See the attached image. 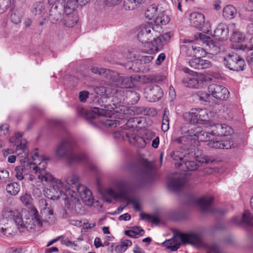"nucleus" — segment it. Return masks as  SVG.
Segmentation results:
<instances>
[{
	"instance_id": "obj_60",
	"label": "nucleus",
	"mask_w": 253,
	"mask_h": 253,
	"mask_svg": "<svg viewBox=\"0 0 253 253\" xmlns=\"http://www.w3.org/2000/svg\"><path fill=\"white\" fill-rule=\"evenodd\" d=\"M171 36L170 33H166L162 35L159 36L160 39L162 41L163 44L169 40Z\"/></svg>"
},
{
	"instance_id": "obj_44",
	"label": "nucleus",
	"mask_w": 253,
	"mask_h": 253,
	"mask_svg": "<svg viewBox=\"0 0 253 253\" xmlns=\"http://www.w3.org/2000/svg\"><path fill=\"white\" fill-rule=\"evenodd\" d=\"M144 230H140V231H135L133 230H126L125 231L126 235L129 236L132 238H136L138 237V236H143L144 234Z\"/></svg>"
},
{
	"instance_id": "obj_50",
	"label": "nucleus",
	"mask_w": 253,
	"mask_h": 253,
	"mask_svg": "<svg viewBox=\"0 0 253 253\" xmlns=\"http://www.w3.org/2000/svg\"><path fill=\"white\" fill-rule=\"evenodd\" d=\"M199 62V70L209 68L211 66V62L209 60L202 59L201 57H200Z\"/></svg>"
},
{
	"instance_id": "obj_3",
	"label": "nucleus",
	"mask_w": 253,
	"mask_h": 253,
	"mask_svg": "<svg viewBox=\"0 0 253 253\" xmlns=\"http://www.w3.org/2000/svg\"><path fill=\"white\" fill-rule=\"evenodd\" d=\"M75 142L68 137L62 139L55 149V155L58 158H66L69 164L78 163L84 162L86 159L84 154H75L74 149Z\"/></svg>"
},
{
	"instance_id": "obj_43",
	"label": "nucleus",
	"mask_w": 253,
	"mask_h": 253,
	"mask_svg": "<svg viewBox=\"0 0 253 253\" xmlns=\"http://www.w3.org/2000/svg\"><path fill=\"white\" fill-rule=\"evenodd\" d=\"M166 109L164 111L161 128L163 131L166 132L169 129V119L167 115Z\"/></svg>"
},
{
	"instance_id": "obj_16",
	"label": "nucleus",
	"mask_w": 253,
	"mask_h": 253,
	"mask_svg": "<svg viewBox=\"0 0 253 253\" xmlns=\"http://www.w3.org/2000/svg\"><path fill=\"white\" fill-rule=\"evenodd\" d=\"M51 7L49 10L48 19L52 23H56L62 19L64 6L59 1L50 3Z\"/></svg>"
},
{
	"instance_id": "obj_31",
	"label": "nucleus",
	"mask_w": 253,
	"mask_h": 253,
	"mask_svg": "<svg viewBox=\"0 0 253 253\" xmlns=\"http://www.w3.org/2000/svg\"><path fill=\"white\" fill-rule=\"evenodd\" d=\"M41 213L43 217L42 218L43 223L47 222L49 224H53L55 222L56 218L51 208L43 209Z\"/></svg>"
},
{
	"instance_id": "obj_10",
	"label": "nucleus",
	"mask_w": 253,
	"mask_h": 253,
	"mask_svg": "<svg viewBox=\"0 0 253 253\" xmlns=\"http://www.w3.org/2000/svg\"><path fill=\"white\" fill-rule=\"evenodd\" d=\"M115 188L117 191L111 188H107L105 191V195L103 196V200L111 203L112 200L106 196H108L114 200H117L125 198L126 196L127 192V185L125 181H120L117 182L115 184Z\"/></svg>"
},
{
	"instance_id": "obj_49",
	"label": "nucleus",
	"mask_w": 253,
	"mask_h": 253,
	"mask_svg": "<svg viewBox=\"0 0 253 253\" xmlns=\"http://www.w3.org/2000/svg\"><path fill=\"white\" fill-rule=\"evenodd\" d=\"M137 5L133 0H125L124 7L126 10L134 9Z\"/></svg>"
},
{
	"instance_id": "obj_41",
	"label": "nucleus",
	"mask_w": 253,
	"mask_h": 253,
	"mask_svg": "<svg viewBox=\"0 0 253 253\" xmlns=\"http://www.w3.org/2000/svg\"><path fill=\"white\" fill-rule=\"evenodd\" d=\"M184 117L187 119L191 123H198L199 121L197 115V110L194 112L186 113L184 115Z\"/></svg>"
},
{
	"instance_id": "obj_2",
	"label": "nucleus",
	"mask_w": 253,
	"mask_h": 253,
	"mask_svg": "<svg viewBox=\"0 0 253 253\" xmlns=\"http://www.w3.org/2000/svg\"><path fill=\"white\" fill-rule=\"evenodd\" d=\"M79 177L74 173H70L64 177V182L60 179L53 180L50 183H53V187L50 189V192L53 194L50 197L51 200H57L62 197L65 199V196H70L71 197H76V191L75 187H77L79 184Z\"/></svg>"
},
{
	"instance_id": "obj_47",
	"label": "nucleus",
	"mask_w": 253,
	"mask_h": 253,
	"mask_svg": "<svg viewBox=\"0 0 253 253\" xmlns=\"http://www.w3.org/2000/svg\"><path fill=\"white\" fill-rule=\"evenodd\" d=\"M141 216L142 219H147L148 221L151 222L152 223H154L155 224H158L160 222L159 219L157 217L155 216L150 215L146 214H141Z\"/></svg>"
},
{
	"instance_id": "obj_22",
	"label": "nucleus",
	"mask_w": 253,
	"mask_h": 253,
	"mask_svg": "<svg viewBox=\"0 0 253 253\" xmlns=\"http://www.w3.org/2000/svg\"><path fill=\"white\" fill-rule=\"evenodd\" d=\"M113 79V85L120 88H130L133 85L132 79L130 77L115 75Z\"/></svg>"
},
{
	"instance_id": "obj_18",
	"label": "nucleus",
	"mask_w": 253,
	"mask_h": 253,
	"mask_svg": "<svg viewBox=\"0 0 253 253\" xmlns=\"http://www.w3.org/2000/svg\"><path fill=\"white\" fill-rule=\"evenodd\" d=\"M144 93L149 101L155 102L162 97L163 91L158 85H149L145 88Z\"/></svg>"
},
{
	"instance_id": "obj_54",
	"label": "nucleus",
	"mask_w": 253,
	"mask_h": 253,
	"mask_svg": "<svg viewBox=\"0 0 253 253\" xmlns=\"http://www.w3.org/2000/svg\"><path fill=\"white\" fill-rule=\"evenodd\" d=\"M194 52L196 53L195 55H193V56H194V57H201V56H203V55H205V51L203 48H201L199 46H197L195 44H194Z\"/></svg>"
},
{
	"instance_id": "obj_61",
	"label": "nucleus",
	"mask_w": 253,
	"mask_h": 253,
	"mask_svg": "<svg viewBox=\"0 0 253 253\" xmlns=\"http://www.w3.org/2000/svg\"><path fill=\"white\" fill-rule=\"evenodd\" d=\"M120 0H100V2L102 4L112 6L117 4Z\"/></svg>"
},
{
	"instance_id": "obj_52",
	"label": "nucleus",
	"mask_w": 253,
	"mask_h": 253,
	"mask_svg": "<svg viewBox=\"0 0 253 253\" xmlns=\"http://www.w3.org/2000/svg\"><path fill=\"white\" fill-rule=\"evenodd\" d=\"M199 60H200L199 57H196L195 58L191 59L189 61V64L190 66L194 69L199 70V63H200Z\"/></svg>"
},
{
	"instance_id": "obj_33",
	"label": "nucleus",
	"mask_w": 253,
	"mask_h": 253,
	"mask_svg": "<svg viewBox=\"0 0 253 253\" xmlns=\"http://www.w3.org/2000/svg\"><path fill=\"white\" fill-rule=\"evenodd\" d=\"M199 39L203 42H207L210 48H213L215 53L219 51V48L215 44V43L213 42L210 37L200 33L198 35V37L197 38V40Z\"/></svg>"
},
{
	"instance_id": "obj_35",
	"label": "nucleus",
	"mask_w": 253,
	"mask_h": 253,
	"mask_svg": "<svg viewBox=\"0 0 253 253\" xmlns=\"http://www.w3.org/2000/svg\"><path fill=\"white\" fill-rule=\"evenodd\" d=\"M65 15L64 17L65 25L67 27H72L75 25V24L77 22V17L72 13H65Z\"/></svg>"
},
{
	"instance_id": "obj_25",
	"label": "nucleus",
	"mask_w": 253,
	"mask_h": 253,
	"mask_svg": "<svg viewBox=\"0 0 253 253\" xmlns=\"http://www.w3.org/2000/svg\"><path fill=\"white\" fill-rule=\"evenodd\" d=\"M64 6V12L72 13L80 4H84V0H59Z\"/></svg>"
},
{
	"instance_id": "obj_55",
	"label": "nucleus",
	"mask_w": 253,
	"mask_h": 253,
	"mask_svg": "<svg viewBox=\"0 0 253 253\" xmlns=\"http://www.w3.org/2000/svg\"><path fill=\"white\" fill-rule=\"evenodd\" d=\"M127 205L132 204L133 208L137 211H140L141 209L139 206V202L137 200L131 198H128L127 200Z\"/></svg>"
},
{
	"instance_id": "obj_13",
	"label": "nucleus",
	"mask_w": 253,
	"mask_h": 253,
	"mask_svg": "<svg viewBox=\"0 0 253 253\" xmlns=\"http://www.w3.org/2000/svg\"><path fill=\"white\" fill-rule=\"evenodd\" d=\"M224 64L229 69L235 71H242L245 66L244 60L237 54H229L224 57Z\"/></svg>"
},
{
	"instance_id": "obj_30",
	"label": "nucleus",
	"mask_w": 253,
	"mask_h": 253,
	"mask_svg": "<svg viewBox=\"0 0 253 253\" xmlns=\"http://www.w3.org/2000/svg\"><path fill=\"white\" fill-rule=\"evenodd\" d=\"M199 124H204L206 127H210V123H212L209 121L208 111L205 109H199L196 110Z\"/></svg>"
},
{
	"instance_id": "obj_14",
	"label": "nucleus",
	"mask_w": 253,
	"mask_h": 253,
	"mask_svg": "<svg viewBox=\"0 0 253 253\" xmlns=\"http://www.w3.org/2000/svg\"><path fill=\"white\" fill-rule=\"evenodd\" d=\"M213 201V198L212 196H205L197 199L195 204L203 213H221L220 210L212 207Z\"/></svg>"
},
{
	"instance_id": "obj_15",
	"label": "nucleus",
	"mask_w": 253,
	"mask_h": 253,
	"mask_svg": "<svg viewBox=\"0 0 253 253\" xmlns=\"http://www.w3.org/2000/svg\"><path fill=\"white\" fill-rule=\"evenodd\" d=\"M185 146L183 151H179L178 150L173 151L171 152L170 156L174 161H179V162L176 163L175 166L179 168L181 166H183V162L186 159V158H193L195 155V149H189L188 147Z\"/></svg>"
},
{
	"instance_id": "obj_9",
	"label": "nucleus",
	"mask_w": 253,
	"mask_h": 253,
	"mask_svg": "<svg viewBox=\"0 0 253 253\" xmlns=\"http://www.w3.org/2000/svg\"><path fill=\"white\" fill-rule=\"evenodd\" d=\"M183 71L185 73H189L191 75L182 80V83L187 87L202 88L205 86V83L210 79L204 75L198 74L187 68H184Z\"/></svg>"
},
{
	"instance_id": "obj_42",
	"label": "nucleus",
	"mask_w": 253,
	"mask_h": 253,
	"mask_svg": "<svg viewBox=\"0 0 253 253\" xmlns=\"http://www.w3.org/2000/svg\"><path fill=\"white\" fill-rule=\"evenodd\" d=\"M160 77L156 75H146L143 77V82L145 84L154 83L160 81Z\"/></svg>"
},
{
	"instance_id": "obj_58",
	"label": "nucleus",
	"mask_w": 253,
	"mask_h": 253,
	"mask_svg": "<svg viewBox=\"0 0 253 253\" xmlns=\"http://www.w3.org/2000/svg\"><path fill=\"white\" fill-rule=\"evenodd\" d=\"M39 207L41 208V212L43 211L44 209H50L51 208L48 207V204L47 201L44 199H41L39 201Z\"/></svg>"
},
{
	"instance_id": "obj_27",
	"label": "nucleus",
	"mask_w": 253,
	"mask_h": 253,
	"mask_svg": "<svg viewBox=\"0 0 253 253\" xmlns=\"http://www.w3.org/2000/svg\"><path fill=\"white\" fill-rule=\"evenodd\" d=\"M189 21L192 26L201 29L205 23V16L201 13L194 12L190 14Z\"/></svg>"
},
{
	"instance_id": "obj_57",
	"label": "nucleus",
	"mask_w": 253,
	"mask_h": 253,
	"mask_svg": "<svg viewBox=\"0 0 253 253\" xmlns=\"http://www.w3.org/2000/svg\"><path fill=\"white\" fill-rule=\"evenodd\" d=\"M9 126L7 124H3L0 126V136H4L8 134Z\"/></svg>"
},
{
	"instance_id": "obj_45",
	"label": "nucleus",
	"mask_w": 253,
	"mask_h": 253,
	"mask_svg": "<svg viewBox=\"0 0 253 253\" xmlns=\"http://www.w3.org/2000/svg\"><path fill=\"white\" fill-rule=\"evenodd\" d=\"M21 201L25 205H29L32 204L33 199L30 194L25 193L20 198Z\"/></svg>"
},
{
	"instance_id": "obj_56",
	"label": "nucleus",
	"mask_w": 253,
	"mask_h": 253,
	"mask_svg": "<svg viewBox=\"0 0 253 253\" xmlns=\"http://www.w3.org/2000/svg\"><path fill=\"white\" fill-rule=\"evenodd\" d=\"M243 6L246 11H253V0H245L243 4Z\"/></svg>"
},
{
	"instance_id": "obj_39",
	"label": "nucleus",
	"mask_w": 253,
	"mask_h": 253,
	"mask_svg": "<svg viewBox=\"0 0 253 253\" xmlns=\"http://www.w3.org/2000/svg\"><path fill=\"white\" fill-rule=\"evenodd\" d=\"M231 41L234 42H241L245 40L244 35L240 31H235L232 34Z\"/></svg>"
},
{
	"instance_id": "obj_40",
	"label": "nucleus",
	"mask_w": 253,
	"mask_h": 253,
	"mask_svg": "<svg viewBox=\"0 0 253 253\" xmlns=\"http://www.w3.org/2000/svg\"><path fill=\"white\" fill-rule=\"evenodd\" d=\"M44 4L42 1H37L33 5L32 11L35 14H40L44 9Z\"/></svg>"
},
{
	"instance_id": "obj_23",
	"label": "nucleus",
	"mask_w": 253,
	"mask_h": 253,
	"mask_svg": "<svg viewBox=\"0 0 253 253\" xmlns=\"http://www.w3.org/2000/svg\"><path fill=\"white\" fill-rule=\"evenodd\" d=\"M185 176L183 174H175L169 180L168 186L173 190H178L186 182Z\"/></svg>"
},
{
	"instance_id": "obj_28",
	"label": "nucleus",
	"mask_w": 253,
	"mask_h": 253,
	"mask_svg": "<svg viewBox=\"0 0 253 253\" xmlns=\"http://www.w3.org/2000/svg\"><path fill=\"white\" fill-rule=\"evenodd\" d=\"M141 122V119L140 118L134 117V118H129L127 120V123H126V126H124V128H126L127 127L134 128V127L137 126V125L140 124ZM133 129H134L133 128L132 129H130V130H128V131H116L114 133V137H120L121 136L122 137H124L125 135H126V134L125 133V132H129L131 133L132 132V130Z\"/></svg>"
},
{
	"instance_id": "obj_38",
	"label": "nucleus",
	"mask_w": 253,
	"mask_h": 253,
	"mask_svg": "<svg viewBox=\"0 0 253 253\" xmlns=\"http://www.w3.org/2000/svg\"><path fill=\"white\" fill-rule=\"evenodd\" d=\"M92 112L94 113L95 115L96 114L98 116H102L106 117H111V115L114 114L112 111L99 108H94L92 110Z\"/></svg>"
},
{
	"instance_id": "obj_26",
	"label": "nucleus",
	"mask_w": 253,
	"mask_h": 253,
	"mask_svg": "<svg viewBox=\"0 0 253 253\" xmlns=\"http://www.w3.org/2000/svg\"><path fill=\"white\" fill-rule=\"evenodd\" d=\"M76 191L79 194L82 200L84 203H91L93 200L92 193L90 190L83 185H79L77 187H75Z\"/></svg>"
},
{
	"instance_id": "obj_1",
	"label": "nucleus",
	"mask_w": 253,
	"mask_h": 253,
	"mask_svg": "<svg viewBox=\"0 0 253 253\" xmlns=\"http://www.w3.org/2000/svg\"><path fill=\"white\" fill-rule=\"evenodd\" d=\"M16 152L20 159V163L24 165L15 168V176L17 179L21 180L25 177L38 186H40L42 183L46 184L53 181V176L45 169L47 160L40 158L36 151L33 152L32 156L33 161L30 162L25 140L17 145Z\"/></svg>"
},
{
	"instance_id": "obj_4",
	"label": "nucleus",
	"mask_w": 253,
	"mask_h": 253,
	"mask_svg": "<svg viewBox=\"0 0 253 253\" xmlns=\"http://www.w3.org/2000/svg\"><path fill=\"white\" fill-rule=\"evenodd\" d=\"M14 220L17 229L20 232L27 230L32 232L36 229H39L42 226L43 220L39 211L35 207H32L29 211V216L23 221L21 215L17 213L14 215Z\"/></svg>"
},
{
	"instance_id": "obj_64",
	"label": "nucleus",
	"mask_w": 253,
	"mask_h": 253,
	"mask_svg": "<svg viewBox=\"0 0 253 253\" xmlns=\"http://www.w3.org/2000/svg\"><path fill=\"white\" fill-rule=\"evenodd\" d=\"M9 177V172L7 170L2 169L0 170V180H4Z\"/></svg>"
},
{
	"instance_id": "obj_36",
	"label": "nucleus",
	"mask_w": 253,
	"mask_h": 253,
	"mask_svg": "<svg viewBox=\"0 0 253 253\" xmlns=\"http://www.w3.org/2000/svg\"><path fill=\"white\" fill-rule=\"evenodd\" d=\"M20 186L16 182L11 183L7 185L6 190L8 193L15 196L20 191Z\"/></svg>"
},
{
	"instance_id": "obj_32",
	"label": "nucleus",
	"mask_w": 253,
	"mask_h": 253,
	"mask_svg": "<svg viewBox=\"0 0 253 253\" xmlns=\"http://www.w3.org/2000/svg\"><path fill=\"white\" fill-rule=\"evenodd\" d=\"M237 15L236 8L232 5H227L223 9L222 15L226 19H232Z\"/></svg>"
},
{
	"instance_id": "obj_20",
	"label": "nucleus",
	"mask_w": 253,
	"mask_h": 253,
	"mask_svg": "<svg viewBox=\"0 0 253 253\" xmlns=\"http://www.w3.org/2000/svg\"><path fill=\"white\" fill-rule=\"evenodd\" d=\"M196 161L199 162L201 163H208L209 160H208L207 157L204 156L203 158H200L198 155H195L193 158H186L183 162V166H184L188 170H195L199 167L198 164Z\"/></svg>"
},
{
	"instance_id": "obj_17",
	"label": "nucleus",
	"mask_w": 253,
	"mask_h": 253,
	"mask_svg": "<svg viewBox=\"0 0 253 253\" xmlns=\"http://www.w3.org/2000/svg\"><path fill=\"white\" fill-rule=\"evenodd\" d=\"M208 91L212 97L217 99L225 100L229 97L227 88L221 85L211 84L208 86Z\"/></svg>"
},
{
	"instance_id": "obj_12",
	"label": "nucleus",
	"mask_w": 253,
	"mask_h": 253,
	"mask_svg": "<svg viewBox=\"0 0 253 253\" xmlns=\"http://www.w3.org/2000/svg\"><path fill=\"white\" fill-rule=\"evenodd\" d=\"M157 7L154 5L149 6L145 12L146 17L151 20L156 25H166L169 21V16L164 12L160 13L157 16Z\"/></svg>"
},
{
	"instance_id": "obj_62",
	"label": "nucleus",
	"mask_w": 253,
	"mask_h": 253,
	"mask_svg": "<svg viewBox=\"0 0 253 253\" xmlns=\"http://www.w3.org/2000/svg\"><path fill=\"white\" fill-rule=\"evenodd\" d=\"M89 93L86 91H83L80 92L79 98L81 102H84L88 98Z\"/></svg>"
},
{
	"instance_id": "obj_24",
	"label": "nucleus",
	"mask_w": 253,
	"mask_h": 253,
	"mask_svg": "<svg viewBox=\"0 0 253 253\" xmlns=\"http://www.w3.org/2000/svg\"><path fill=\"white\" fill-rule=\"evenodd\" d=\"M228 33L229 29L227 26L224 23H220L214 31L213 36L218 41H224L227 40Z\"/></svg>"
},
{
	"instance_id": "obj_8",
	"label": "nucleus",
	"mask_w": 253,
	"mask_h": 253,
	"mask_svg": "<svg viewBox=\"0 0 253 253\" xmlns=\"http://www.w3.org/2000/svg\"><path fill=\"white\" fill-rule=\"evenodd\" d=\"M153 28L150 25L145 26L142 27L138 34L139 40L143 43H147L151 52H158L162 48L163 43L159 37H154L152 39V36L155 34Z\"/></svg>"
},
{
	"instance_id": "obj_48",
	"label": "nucleus",
	"mask_w": 253,
	"mask_h": 253,
	"mask_svg": "<svg viewBox=\"0 0 253 253\" xmlns=\"http://www.w3.org/2000/svg\"><path fill=\"white\" fill-rule=\"evenodd\" d=\"M243 220L247 224L253 225V216L251 215L248 211H246L244 212Z\"/></svg>"
},
{
	"instance_id": "obj_46",
	"label": "nucleus",
	"mask_w": 253,
	"mask_h": 253,
	"mask_svg": "<svg viewBox=\"0 0 253 253\" xmlns=\"http://www.w3.org/2000/svg\"><path fill=\"white\" fill-rule=\"evenodd\" d=\"M104 126L107 127H116L120 125V122L118 120L106 119L101 121Z\"/></svg>"
},
{
	"instance_id": "obj_63",
	"label": "nucleus",
	"mask_w": 253,
	"mask_h": 253,
	"mask_svg": "<svg viewBox=\"0 0 253 253\" xmlns=\"http://www.w3.org/2000/svg\"><path fill=\"white\" fill-rule=\"evenodd\" d=\"M231 221L232 223L236 224H241L242 223H246L243 220V215L242 216V218H241L239 216H234L231 219Z\"/></svg>"
},
{
	"instance_id": "obj_6",
	"label": "nucleus",
	"mask_w": 253,
	"mask_h": 253,
	"mask_svg": "<svg viewBox=\"0 0 253 253\" xmlns=\"http://www.w3.org/2000/svg\"><path fill=\"white\" fill-rule=\"evenodd\" d=\"M201 241V235L200 233H179L173 238L164 241L162 245L172 251H176L179 248L181 244H197Z\"/></svg>"
},
{
	"instance_id": "obj_53",
	"label": "nucleus",
	"mask_w": 253,
	"mask_h": 253,
	"mask_svg": "<svg viewBox=\"0 0 253 253\" xmlns=\"http://www.w3.org/2000/svg\"><path fill=\"white\" fill-rule=\"evenodd\" d=\"M91 72L98 75H107L108 72L106 69L98 68L97 67H93L91 68Z\"/></svg>"
},
{
	"instance_id": "obj_21",
	"label": "nucleus",
	"mask_w": 253,
	"mask_h": 253,
	"mask_svg": "<svg viewBox=\"0 0 253 253\" xmlns=\"http://www.w3.org/2000/svg\"><path fill=\"white\" fill-rule=\"evenodd\" d=\"M208 145L213 148L228 149L236 147L237 144L233 142L231 137L220 140H211Z\"/></svg>"
},
{
	"instance_id": "obj_5",
	"label": "nucleus",
	"mask_w": 253,
	"mask_h": 253,
	"mask_svg": "<svg viewBox=\"0 0 253 253\" xmlns=\"http://www.w3.org/2000/svg\"><path fill=\"white\" fill-rule=\"evenodd\" d=\"M211 132L203 131L201 127L194 126L183 133V135L176 138L174 141L179 145L186 146H197L200 141H209Z\"/></svg>"
},
{
	"instance_id": "obj_37",
	"label": "nucleus",
	"mask_w": 253,
	"mask_h": 253,
	"mask_svg": "<svg viewBox=\"0 0 253 253\" xmlns=\"http://www.w3.org/2000/svg\"><path fill=\"white\" fill-rule=\"evenodd\" d=\"M15 233L14 228L12 226L0 227V236L11 237Z\"/></svg>"
},
{
	"instance_id": "obj_34",
	"label": "nucleus",
	"mask_w": 253,
	"mask_h": 253,
	"mask_svg": "<svg viewBox=\"0 0 253 253\" xmlns=\"http://www.w3.org/2000/svg\"><path fill=\"white\" fill-rule=\"evenodd\" d=\"M185 44H182L181 46V48L183 51H184L188 56H193V55H195L194 52V44L191 41L188 42H184Z\"/></svg>"
},
{
	"instance_id": "obj_51",
	"label": "nucleus",
	"mask_w": 253,
	"mask_h": 253,
	"mask_svg": "<svg viewBox=\"0 0 253 253\" xmlns=\"http://www.w3.org/2000/svg\"><path fill=\"white\" fill-rule=\"evenodd\" d=\"M132 242L131 241L128 240H123L120 246H117L118 249L120 248L121 251H125L127 247L131 246Z\"/></svg>"
},
{
	"instance_id": "obj_29",
	"label": "nucleus",
	"mask_w": 253,
	"mask_h": 253,
	"mask_svg": "<svg viewBox=\"0 0 253 253\" xmlns=\"http://www.w3.org/2000/svg\"><path fill=\"white\" fill-rule=\"evenodd\" d=\"M95 92L100 95H115L116 97L122 94V90L119 89L107 88L103 86H97L94 88Z\"/></svg>"
},
{
	"instance_id": "obj_7",
	"label": "nucleus",
	"mask_w": 253,
	"mask_h": 253,
	"mask_svg": "<svg viewBox=\"0 0 253 253\" xmlns=\"http://www.w3.org/2000/svg\"><path fill=\"white\" fill-rule=\"evenodd\" d=\"M153 28L150 25L145 26L142 27L138 34L139 40L143 43H147L151 52H158L162 48L163 43L159 37H154L152 39V36L155 34Z\"/></svg>"
},
{
	"instance_id": "obj_11",
	"label": "nucleus",
	"mask_w": 253,
	"mask_h": 253,
	"mask_svg": "<svg viewBox=\"0 0 253 253\" xmlns=\"http://www.w3.org/2000/svg\"><path fill=\"white\" fill-rule=\"evenodd\" d=\"M131 133L125 132V133L129 143L139 148L145 147L146 145L156 136L155 132L147 131L145 133V138H144L136 135L137 131L136 129H133Z\"/></svg>"
},
{
	"instance_id": "obj_19",
	"label": "nucleus",
	"mask_w": 253,
	"mask_h": 253,
	"mask_svg": "<svg viewBox=\"0 0 253 253\" xmlns=\"http://www.w3.org/2000/svg\"><path fill=\"white\" fill-rule=\"evenodd\" d=\"M211 128V134L213 135L227 136L233 132V129L225 124L210 123Z\"/></svg>"
},
{
	"instance_id": "obj_59",
	"label": "nucleus",
	"mask_w": 253,
	"mask_h": 253,
	"mask_svg": "<svg viewBox=\"0 0 253 253\" xmlns=\"http://www.w3.org/2000/svg\"><path fill=\"white\" fill-rule=\"evenodd\" d=\"M250 47H247V46H244L243 45H238V47H237V48L242 50L243 51L245 50L246 49H248V51L249 50V49L250 50L253 49V36L250 39Z\"/></svg>"
}]
</instances>
